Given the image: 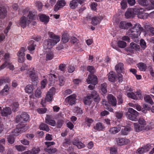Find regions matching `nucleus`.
Returning <instances> with one entry per match:
<instances>
[{"mask_svg": "<svg viewBox=\"0 0 154 154\" xmlns=\"http://www.w3.org/2000/svg\"><path fill=\"white\" fill-rule=\"evenodd\" d=\"M143 29L141 25L138 23L135 25L134 27L129 29L126 32V34L132 38H137L140 35Z\"/></svg>", "mask_w": 154, "mask_h": 154, "instance_id": "nucleus-1", "label": "nucleus"}, {"mask_svg": "<svg viewBox=\"0 0 154 154\" xmlns=\"http://www.w3.org/2000/svg\"><path fill=\"white\" fill-rule=\"evenodd\" d=\"M125 115L130 120L136 121L138 120L137 117L138 116V113L132 108H129L128 111L125 113Z\"/></svg>", "mask_w": 154, "mask_h": 154, "instance_id": "nucleus-2", "label": "nucleus"}, {"mask_svg": "<svg viewBox=\"0 0 154 154\" xmlns=\"http://www.w3.org/2000/svg\"><path fill=\"white\" fill-rule=\"evenodd\" d=\"M57 42L50 39H47L45 40L43 43V47L45 50L49 49L57 44Z\"/></svg>", "mask_w": 154, "mask_h": 154, "instance_id": "nucleus-3", "label": "nucleus"}, {"mask_svg": "<svg viewBox=\"0 0 154 154\" xmlns=\"http://www.w3.org/2000/svg\"><path fill=\"white\" fill-rule=\"evenodd\" d=\"M86 81L88 84H91L94 85H96L98 82L97 77L92 74H89L88 75Z\"/></svg>", "mask_w": 154, "mask_h": 154, "instance_id": "nucleus-4", "label": "nucleus"}, {"mask_svg": "<svg viewBox=\"0 0 154 154\" xmlns=\"http://www.w3.org/2000/svg\"><path fill=\"white\" fill-rule=\"evenodd\" d=\"M116 141L117 144L120 146L127 145L130 142L129 140L125 138H116Z\"/></svg>", "mask_w": 154, "mask_h": 154, "instance_id": "nucleus-5", "label": "nucleus"}, {"mask_svg": "<svg viewBox=\"0 0 154 154\" xmlns=\"http://www.w3.org/2000/svg\"><path fill=\"white\" fill-rule=\"evenodd\" d=\"M66 4V2L64 0H58L57 3L54 6V10L56 11L63 8Z\"/></svg>", "mask_w": 154, "mask_h": 154, "instance_id": "nucleus-6", "label": "nucleus"}, {"mask_svg": "<svg viewBox=\"0 0 154 154\" xmlns=\"http://www.w3.org/2000/svg\"><path fill=\"white\" fill-rule=\"evenodd\" d=\"M55 92V89L53 87H52L48 91L45 97V100L48 102H49L52 100L53 98V94H54Z\"/></svg>", "mask_w": 154, "mask_h": 154, "instance_id": "nucleus-7", "label": "nucleus"}, {"mask_svg": "<svg viewBox=\"0 0 154 154\" xmlns=\"http://www.w3.org/2000/svg\"><path fill=\"white\" fill-rule=\"evenodd\" d=\"M29 23V22L28 20L27 21L26 17L23 16L20 18L19 22L17 24H19V26H20L24 28L26 26L27 24Z\"/></svg>", "mask_w": 154, "mask_h": 154, "instance_id": "nucleus-8", "label": "nucleus"}, {"mask_svg": "<svg viewBox=\"0 0 154 154\" xmlns=\"http://www.w3.org/2000/svg\"><path fill=\"white\" fill-rule=\"evenodd\" d=\"M29 77L31 79L33 83V85H37V81L38 79V77L35 73V71H30L29 72Z\"/></svg>", "mask_w": 154, "mask_h": 154, "instance_id": "nucleus-9", "label": "nucleus"}, {"mask_svg": "<svg viewBox=\"0 0 154 154\" xmlns=\"http://www.w3.org/2000/svg\"><path fill=\"white\" fill-rule=\"evenodd\" d=\"M137 13L135 11V8L128 9L125 14V16L126 18H129L133 17L134 14H136Z\"/></svg>", "mask_w": 154, "mask_h": 154, "instance_id": "nucleus-10", "label": "nucleus"}, {"mask_svg": "<svg viewBox=\"0 0 154 154\" xmlns=\"http://www.w3.org/2000/svg\"><path fill=\"white\" fill-rule=\"evenodd\" d=\"M76 100L75 95L73 94L71 95L66 97L65 99V101L69 104L72 105L75 104Z\"/></svg>", "mask_w": 154, "mask_h": 154, "instance_id": "nucleus-11", "label": "nucleus"}, {"mask_svg": "<svg viewBox=\"0 0 154 154\" xmlns=\"http://www.w3.org/2000/svg\"><path fill=\"white\" fill-rule=\"evenodd\" d=\"M121 128V125H118L116 127L110 128L109 130V131L110 134H115L118 133L120 131Z\"/></svg>", "mask_w": 154, "mask_h": 154, "instance_id": "nucleus-12", "label": "nucleus"}, {"mask_svg": "<svg viewBox=\"0 0 154 154\" xmlns=\"http://www.w3.org/2000/svg\"><path fill=\"white\" fill-rule=\"evenodd\" d=\"M107 98L109 103L112 106H116L117 103L116 99L111 94L108 95Z\"/></svg>", "mask_w": 154, "mask_h": 154, "instance_id": "nucleus-13", "label": "nucleus"}, {"mask_svg": "<svg viewBox=\"0 0 154 154\" xmlns=\"http://www.w3.org/2000/svg\"><path fill=\"white\" fill-rule=\"evenodd\" d=\"M11 113V108L9 107H6L4 108L1 111L2 116H6L10 115Z\"/></svg>", "mask_w": 154, "mask_h": 154, "instance_id": "nucleus-14", "label": "nucleus"}, {"mask_svg": "<svg viewBox=\"0 0 154 154\" xmlns=\"http://www.w3.org/2000/svg\"><path fill=\"white\" fill-rule=\"evenodd\" d=\"M132 26V24L130 23H127L125 21H121L119 24V27L120 29H126L129 27Z\"/></svg>", "mask_w": 154, "mask_h": 154, "instance_id": "nucleus-15", "label": "nucleus"}, {"mask_svg": "<svg viewBox=\"0 0 154 154\" xmlns=\"http://www.w3.org/2000/svg\"><path fill=\"white\" fill-rule=\"evenodd\" d=\"M72 144L73 145L76 146L79 149H81L85 146V145L77 138L73 140Z\"/></svg>", "mask_w": 154, "mask_h": 154, "instance_id": "nucleus-16", "label": "nucleus"}, {"mask_svg": "<svg viewBox=\"0 0 154 154\" xmlns=\"http://www.w3.org/2000/svg\"><path fill=\"white\" fill-rule=\"evenodd\" d=\"M40 20L45 23H47L49 21V17L48 16L43 14H39L38 15Z\"/></svg>", "mask_w": 154, "mask_h": 154, "instance_id": "nucleus-17", "label": "nucleus"}, {"mask_svg": "<svg viewBox=\"0 0 154 154\" xmlns=\"http://www.w3.org/2000/svg\"><path fill=\"white\" fill-rule=\"evenodd\" d=\"M45 122L53 126H54L56 125V122L55 120L52 119L50 116L48 115H47L45 118Z\"/></svg>", "mask_w": 154, "mask_h": 154, "instance_id": "nucleus-18", "label": "nucleus"}, {"mask_svg": "<svg viewBox=\"0 0 154 154\" xmlns=\"http://www.w3.org/2000/svg\"><path fill=\"white\" fill-rule=\"evenodd\" d=\"M48 34L49 37L52 38L51 39L54 41H55V42H56L58 43L60 41V37L58 35H55L53 32H48Z\"/></svg>", "mask_w": 154, "mask_h": 154, "instance_id": "nucleus-19", "label": "nucleus"}, {"mask_svg": "<svg viewBox=\"0 0 154 154\" xmlns=\"http://www.w3.org/2000/svg\"><path fill=\"white\" fill-rule=\"evenodd\" d=\"M115 69L118 73L123 72L124 70L123 63H119L116 66Z\"/></svg>", "mask_w": 154, "mask_h": 154, "instance_id": "nucleus-20", "label": "nucleus"}, {"mask_svg": "<svg viewBox=\"0 0 154 154\" xmlns=\"http://www.w3.org/2000/svg\"><path fill=\"white\" fill-rule=\"evenodd\" d=\"M134 128L135 131L137 132H140L146 129V127L141 125L137 123H134Z\"/></svg>", "mask_w": 154, "mask_h": 154, "instance_id": "nucleus-21", "label": "nucleus"}, {"mask_svg": "<svg viewBox=\"0 0 154 154\" xmlns=\"http://www.w3.org/2000/svg\"><path fill=\"white\" fill-rule=\"evenodd\" d=\"M89 96L91 98H92L94 101L96 102H98L100 101V97L97 92L95 91H93L91 94V95Z\"/></svg>", "mask_w": 154, "mask_h": 154, "instance_id": "nucleus-22", "label": "nucleus"}, {"mask_svg": "<svg viewBox=\"0 0 154 154\" xmlns=\"http://www.w3.org/2000/svg\"><path fill=\"white\" fill-rule=\"evenodd\" d=\"M103 17L101 16L94 17L92 18L91 23L94 25H97L100 23Z\"/></svg>", "mask_w": 154, "mask_h": 154, "instance_id": "nucleus-23", "label": "nucleus"}, {"mask_svg": "<svg viewBox=\"0 0 154 154\" xmlns=\"http://www.w3.org/2000/svg\"><path fill=\"white\" fill-rule=\"evenodd\" d=\"M135 11H136V14H138V17H140V18H143V13L144 12L145 10L144 9L141 8H135Z\"/></svg>", "mask_w": 154, "mask_h": 154, "instance_id": "nucleus-24", "label": "nucleus"}, {"mask_svg": "<svg viewBox=\"0 0 154 154\" xmlns=\"http://www.w3.org/2000/svg\"><path fill=\"white\" fill-rule=\"evenodd\" d=\"M79 5L78 0H72L69 4V6L70 8L75 9Z\"/></svg>", "mask_w": 154, "mask_h": 154, "instance_id": "nucleus-25", "label": "nucleus"}, {"mask_svg": "<svg viewBox=\"0 0 154 154\" xmlns=\"http://www.w3.org/2000/svg\"><path fill=\"white\" fill-rule=\"evenodd\" d=\"M108 77L109 81L112 82H114L116 77L115 73L113 71L110 72L108 75Z\"/></svg>", "mask_w": 154, "mask_h": 154, "instance_id": "nucleus-26", "label": "nucleus"}, {"mask_svg": "<svg viewBox=\"0 0 154 154\" xmlns=\"http://www.w3.org/2000/svg\"><path fill=\"white\" fill-rule=\"evenodd\" d=\"M35 15L33 14L31 11H29L27 16V20L29 22H31L32 20H35Z\"/></svg>", "mask_w": 154, "mask_h": 154, "instance_id": "nucleus-27", "label": "nucleus"}, {"mask_svg": "<svg viewBox=\"0 0 154 154\" xmlns=\"http://www.w3.org/2000/svg\"><path fill=\"white\" fill-rule=\"evenodd\" d=\"M47 77L49 78V80L50 82V83L52 84L55 83L56 81V75L53 74H48Z\"/></svg>", "mask_w": 154, "mask_h": 154, "instance_id": "nucleus-28", "label": "nucleus"}, {"mask_svg": "<svg viewBox=\"0 0 154 154\" xmlns=\"http://www.w3.org/2000/svg\"><path fill=\"white\" fill-rule=\"evenodd\" d=\"M6 15V9L4 8L0 7V19L5 18Z\"/></svg>", "mask_w": 154, "mask_h": 154, "instance_id": "nucleus-29", "label": "nucleus"}, {"mask_svg": "<svg viewBox=\"0 0 154 154\" xmlns=\"http://www.w3.org/2000/svg\"><path fill=\"white\" fill-rule=\"evenodd\" d=\"M10 81L11 80L8 77H2L0 78V86L6 83H9Z\"/></svg>", "mask_w": 154, "mask_h": 154, "instance_id": "nucleus-30", "label": "nucleus"}, {"mask_svg": "<svg viewBox=\"0 0 154 154\" xmlns=\"http://www.w3.org/2000/svg\"><path fill=\"white\" fill-rule=\"evenodd\" d=\"M36 46L35 42L33 40H31L29 42V45L27 47V49L30 51H33L35 50V47Z\"/></svg>", "mask_w": 154, "mask_h": 154, "instance_id": "nucleus-31", "label": "nucleus"}, {"mask_svg": "<svg viewBox=\"0 0 154 154\" xmlns=\"http://www.w3.org/2000/svg\"><path fill=\"white\" fill-rule=\"evenodd\" d=\"M104 128V126L100 122H98L96 126L94 127V129L99 131L103 130Z\"/></svg>", "mask_w": 154, "mask_h": 154, "instance_id": "nucleus-32", "label": "nucleus"}, {"mask_svg": "<svg viewBox=\"0 0 154 154\" xmlns=\"http://www.w3.org/2000/svg\"><path fill=\"white\" fill-rule=\"evenodd\" d=\"M137 66L140 71H145L146 68V66L143 63H140L137 64Z\"/></svg>", "mask_w": 154, "mask_h": 154, "instance_id": "nucleus-33", "label": "nucleus"}, {"mask_svg": "<svg viewBox=\"0 0 154 154\" xmlns=\"http://www.w3.org/2000/svg\"><path fill=\"white\" fill-rule=\"evenodd\" d=\"M39 128L41 130L45 131L47 132H48L50 130L48 126L44 123L41 124L39 126Z\"/></svg>", "mask_w": 154, "mask_h": 154, "instance_id": "nucleus-34", "label": "nucleus"}, {"mask_svg": "<svg viewBox=\"0 0 154 154\" xmlns=\"http://www.w3.org/2000/svg\"><path fill=\"white\" fill-rule=\"evenodd\" d=\"M54 54L52 51L48 52L46 54V61L50 60H52L54 57Z\"/></svg>", "mask_w": 154, "mask_h": 154, "instance_id": "nucleus-35", "label": "nucleus"}, {"mask_svg": "<svg viewBox=\"0 0 154 154\" xmlns=\"http://www.w3.org/2000/svg\"><path fill=\"white\" fill-rule=\"evenodd\" d=\"M19 104L18 102L13 103L11 105V108L14 112L17 111L18 110Z\"/></svg>", "mask_w": 154, "mask_h": 154, "instance_id": "nucleus-36", "label": "nucleus"}, {"mask_svg": "<svg viewBox=\"0 0 154 154\" xmlns=\"http://www.w3.org/2000/svg\"><path fill=\"white\" fill-rule=\"evenodd\" d=\"M144 99L146 102L149 103L151 104H153V102L149 95H147L144 96Z\"/></svg>", "mask_w": 154, "mask_h": 154, "instance_id": "nucleus-37", "label": "nucleus"}, {"mask_svg": "<svg viewBox=\"0 0 154 154\" xmlns=\"http://www.w3.org/2000/svg\"><path fill=\"white\" fill-rule=\"evenodd\" d=\"M25 89L26 93H32L33 91V86L30 85H27Z\"/></svg>", "mask_w": 154, "mask_h": 154, "instance_id": "nucleus-38", "label": "nucleus"}, {"mask_svg": "<svg viewBox=\"0 0 154 154\" xmlns=\"http://www.w3.org/2000/svg\"><path fill=\"white\" fill-rule=\"evenodd\" d=\"M91 98L90 96H88L85 98L83 100L84 104L86 105H89L91 103Z\"/></svg>", "mask_w": 154, "mask_h": 154, "instance_id": "nucleus-39", "label": "nucleus"}, {"mask_svg": "<svg viewBox=\"0 0 154 154\" xmlns=\"http://www.w3.org/2000/svg\"><path fill=\"white\" fill-rule=\"evenodd\" d=\"M9 89V86L7 85H6L4 89L2 91L1 93L3 95H7Z\"/></svg>", "mask_w": 154, "mask_h": 154, "instance_id": "nucleus-40", "label": "nucleus"}, {"mask_svg": "<svg viewBox=\"0 0 154 154\" xmlns=\"http://www.w3.org/2000/svg\"><path fill=\"white\" fill-rule=\"evenodd\" d=\"M16 149L19 152H22L25 150L26 147L22 145H17L15 146Z\"/></svg>", "mask_w": 154, "mask_h": 154, "instance_id": "nucleus-41", "label": "nucleus"}, {"mask_svg": "<svg viewBox=\"0 0 154 154\" xmlns=\"http://www.w3.org/2000/svg\"><path fill=\"white\" fill-rule=\"evenodd\" d=\"M23 121L26 122L29 119V116L25 112H23L21 115Z\"/></svg>", "mask_w": 154, "mask_h": 154, "instance_id": "nucleus-42", "label": "nucleus"}, {"mask_svg": "<svg viewBox=\"0 0 154 154\" xmlns=\"http://www.w3.org/2000/svg\"><path fill=\"white\" fill-rule=\"evenodd\" d=\"M25 51L26 49L24 48H21L17 53L18 56L24 57L25 54L24 52Z\"/></svg>", "mask_w": 154, "mask_h": 154, "instance_id": "nucleus-43", "label": "nucleus"}, {"mask_svg": "<svg viewBox=\"0 0 154 154\" xmlns=\"http://www.w3.org/2000/svg\"><path fill=\"white\" fill-rule=\"evenodd\" d=\"M106 84L105 83H103L101 85V90L102 92L104 94H106L107 92Z\"/></svg>", "mask_w": 154, "mask_h": 154, "instance_id": "nucleus-44", "label": "nucleus"}, {"mask_svg": "<svg viewBox=\"0 0 154 154\" xmlns=\"http://www.w3.org/2000/svg\"><path fill=\"white\" fill-rule=\"evenodd\" d=\"M137 2L140 5L143 6H147L148 5V2L147 0H137Z\"/></svg>", "mask_w": 154, "mask_h": 154, "instance_id": "nucleus-45", "label": "nucleus"}, {"mask_svg": "<svg viewBox=\"0 0 154 154\" xmlns=\"http://www.w3.org/2000/svg\"><path fill=\"white\" fill-rule=\"evenodd\" d=\"M127 95L128 97H130L134 100H137L136 95L133 92H129L127 93Z\"/></svg>", "mask_w": 154, "mask_h": 154, "instance_id": "nucleus-46", "label": "nucleus"}, {"mask_svg": "<svg viewBox=\"0 0 154 154\" xmlns=\"http://www.w3.org/2000/svg\"><path fill=\"white\" fill-rule=\"evenodd\" d=\"M66 69V65L63 63L60 64L58 66V69L60 71L64 72Z\"/></svg>", "mask_w": 154, "mask_h": 154, "instance_id": "nucleus-47", "label": "nucleus"}, {"mask_svg": "<svg viewBox=\"0 0 154 154\" xmlns=\"http://www.w3.org/2000/svg\"><path fill=\"white\" fill-rule=\"evenodd\" d=\"M59 85L62 86L64 85L65 82V79L64 77L62 76H59L58 77Z\"/></svg>", "mask_w": 154, "mask_h": 154, "instance_id": "nucleus-48", "label": "nucleus"}, {"mask_svg": "<svg viewBox=\"0 0 154 154\" xmlns=\"http://www.w3.org/2000/svg\"><path fill=\"white\" fill-rule=\"evenodd\" d=\"M118 46L120 48H124L126 46V43L123 41H120L118 42Z\"/></svg>", "mask_w": 154, "mask_h": 154, "instance_id": "nucleus-49", "label": "nucleus"}, {"mask_svg": "<svg viewBox=\"0 0 154 154\" xmlns=\"http://www.w3.org/2000/svg\"><path fill=\"white\" fill-rule=\"evenodd\" d=\"M32 154H38L40 151V149L38 147H33L30 151Z\"/></svg>", "mask_w": 154, "mask_h": 154, "instance_id": "nucleus-50", "label": "nucleus"}, {"mask_svg": "<svg viewBox=\"0 0 154 154\" xmlns=\"http://www.w3.org/2000/svg\"><path fill=\"white\" fill-rule=\"evenodd\" d=\"M87 70L90 73V74H93L95 72V69L94 67L91 66H88L87 67Z\"/></svg>", "mask_w": 154, "mask_h": 154, "instance_id": "nucleus-51", "label": "nucleus"}, {"mask_svg": "<svg viewBox=\"0 0 154 154\" xmlns=\"http://www.w3.org/2000/svg\"><path fill=\"white\" fill-rule=\"evenodd\" d=\"M19 128L20 130V131L21 133L24 132L28 129V128L27 126H25L24 125H21L20 124L19 125Z\"/></svg>", "mask_w": 154, "mask_h": 154, "instance_id": "nucleus-52", "label": "nucleus"}, {"mask_svg": "<svg viewBox=\"0 0 154 154\" xmlns=\"http://www.w3.org/2000/svg\"><path fill=\"white\" fill-rule=\"evenodd\" d=\"M123 114V113L122 112H115V115L118 119H120L122 118Z\"/></svg>", "mask_w": 154, "mask_h": 154, "instance_id": "nucleus-53", "label": "nucleus"}, {"mask_svg": "<svg viewBox=\"0 0 154 154\" xmlns=\"http://www.w3.org/2000/svg\"><path fill=\"white\" fill-rule=\"evenodd\" d=\"M130 46L131 48L134 49L136 50H138L140 48L139 45L133 42H132L131 43Z\"/></svg>", "mask_w": 154, "mask_h": 154, "instance_id": "nucleus-54", "label": "nucleus"}, {"mask_svg": "<svg viewBox=\"0 0 154 154\" xmlns=\"http://www.w3.org/2000/svg\"><path fill=\"white\" fill-rule=\"evenodd\" d=\"M131 129L130 127H125L124 129H122V132L123 134L126 135L127 134V132L130 131Z\"/></svg>", "mask_w": 154, "mask_h": 154, "instance_id": "nucleus-55", "label": "nucleus"}, {"mask_svg": "<svg viewBox=\"0 0 154 154\" xmlns=\"http://www.w3.org/2000/svg\"><path fill=\"white\" fill-rule=\"evenodd\" d=\"M139 124L141 125L145 126L146 125V122L144 119L142 117H140L138 120Z\"/></svg>", "mask_w": 154, "mask_h": 154, "instance_id": "nucleus-56", "label": "nucleus"}, {"mask_svg": "<svg viewBox=\"0 0 154 154\" xmlns=\"http://www.w3.org/2000/svg\"><path fill=\"white\" fill-rule=\"evenodd\" d=\"M8 140L9 143H13L14 141V137L12 135H9L7 138Z\"/></svg>", "mask_w": 154, "mask_h": 154, "instance_id": "nucleus-57", "label": "nucleus"}, {"mask_svg": "<svg viewBox=\"0 0 154 154\" xmlns=\"http://www.w3.org/2000/svg\"><path fill=\"white\" fill-rule=\"evenodd\" d=\"M145 28L148 31H149L153 35H154V28L152 27H150L149 26L146 25L145 26Z\"/></svg>", "mask_w": 154, "mask_h": 154, "instance_id": "nucleus-58", "label": "nucleus"}, {"mask_svg": "<svg viewBox=\"0 0 154 154\" xmlns=\"http://www.w3.org/2000/svg\"><path fill=\"white\" fill-rule=\"evenodd\" d=\"M46 151L49 153L51 154L55 152L57 150L55 148H47L46 149Z\"/></svg>", "mask_w": 154, "mask_h": 154, "instance_id": "nucleus-59", "label": "nucleus"}, {"mask_svg": "<svg viewBox=\"0 0 154 154\" xmlns=\"http://www.w3.org/2000/svg\"><path fill=\"white\" fill-rule=\"evenodd\" d=\"M16 121L17 123H18L19 122L20 123H23V119L22 118L21 115H18L16 116Z\"/></svg>", "mask_w": 154, "mask_h": 154, "instance_id": "nucleus-60", "label": "nucleus"}, {"mask_svg": "<svg viewBox=\"0 0 154 154\" xmlns=\"http://www.w3.org/2000/svg\"><path fill=\"white\" fill-rule=\"evenodd\" d=\"M35 96L37 98H40L41 97V92L39 89H37L35 91Z\"/></svg>", "mask_w": 154, "mask_h": 154, "instance_id": "nucleus-61", "label": "nucleus"}, {"mask_svg": "<svg viewBox=\"0 0 154 154\" xmlns=\"http://www.w3.org/2000/svg\"><path fill=\"white\" fill-rule=\"evenodd\" d=\"M36 5L38 8V10L39 11L42 10L43 7V5L42 3L40 2H36Z\"/></svg>", "mask_w": 154, "mask_h": 154, "instance_id": "nucleus-62", "label": "nucleus"}, {"mask_svg": "<svg viewBox=\"0 0 154 154\" xmlns=\"http://www.w3.org/2000/svg\"><path fill=\"white\" fill-rule=\"evenodd\" d=\"M20 130L19 128V125H18L17 126V128L16 129H15L14 131V135H17L18 134L21 133V132L20 131Z\"/></svg>", "mask_w": 154, "mask_h": 154, "instance_id": "nucleus-63", "label": "nucleus"}, {"mask_svg": "<svg viewBox=\"0 0 154 154\" xmlns=\"http://www.w3.org/2000/svg\"><path fill=\"white\" fill-rule=\"evenodd\" d=\"M140 44L141 47L143 49H145L146 47V42L143 39L140 40Z\"/></svg>", "mask_w": 154, "mask_h": 154, "instance_id": "nucleus-64", "label": "nucleus"}]
</instances>
